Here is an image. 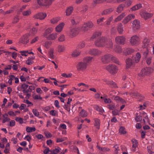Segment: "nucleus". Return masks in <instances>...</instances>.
Listing matches in <instances>:
<instances>
[{
    "label": "nucleus",
    "instance_id": "1",
    "mask_svg": "<svg viewBox=\"0 0 154 154\" xmlns=\"http://www.w3.org/2000/svg\"><path fill=\"white\" fill-rule=\"evenodd\" d=\"M94 45L98 47H106L109 48H112L113 45L112 40L105 37H100L97 40L94 42Z\"/></svg>",
    "mask_w": 154,
    "mask_h": 154
},
{
    "label": "nucleus",
    "instance_id": "2",
    "mask_svg": "<svg viewBox=\"0 0 154 154\" xmlns=\"http://www.w3.org/2000/svg\"><path fill=\"white\" fill-rule=\"evenodd\" d=\"M142 118H144L143 119V122L144 123L148 122V117L146 113L142 111L139 113H136L135 120L137 122H140L142 120Z\"/></svg>",
    "mask_w": 154,
    "mask_h": 154
},
{
    "label": "nucleus",
    "instance_id": "3",
    "mask_svg": "<svg viewBox=\"0 0 154 154\" xmlns=\"http://www.w3.org/2000/svg\"><path fill=\"white\" fill-rule=\"evenodd\" d=\"M54 0H37L38 5L40 6L48 7L52 3Z\"/></svg>",
    "mask_w": 154,
    "mask_h": 154
},
{
    "label": "nucleus",
    "instance_id": "4",
    "mask_svg": "<svg viewBox=\"0 0 154 154\" xmlns=\"http://www.w3.org/2000/svg\"><path fill=\"white\" fill-rule=\"evenodd\" d=\"M29 82H26L21 85V88L23 90L22 91L24 94L26 95L25 98L27 99L29 98Z\"/></svg>",
    "mask_w": 154,
    "mask_h": 154
},
{
    "label": "nucleus",
    "instance_id": "5",
    "mask_svg": "<svg viewBox=\"0 0 154 154\" xmlns=\"http://www.w3.org/2000/svg\"><path fill=\"white\" fill-rule=\"evenodd\" d=\"M94 26L93 23L88 22L83 25L81 27V30L83 32H86L92 28Z\"/></svg>",
    "mask_w": 154,
    "mask_h": 154
},
{
    "label": "nucleus",
    "instance_id": "6",
    "mask_svg": "<svg viewBox=\"0 0 154 154\" xmlns=\"http://www.w3.org/2000/svg\"><path fill=\"white\" fill-rule=\"evenodd\" d=\"M153 71V69L151 67L144 68L142 69L141 72L139 73V75L140 76H144L152 72Z\"/></svg>",
    "mask_w": 154,
    "mask_h": 154
},
{
    "label": "nucleus",
    "instance_id": "7",
    "mask_svg": "<svg viewBox=\"0 0 154 154\" xmlns=\"http://www.w3.org/2000/svg\"><path fill=\"white\" fill-rule=\"evenodd\" d=\"M106 69L112 74L116 73L117 70L116 66L113 64L107 66L106 67Z\"/></svg>",
    "mask_w": 154,
    "mask_h": 154
},
{
    "label": "nucleus",
    "instance_id": "8",
    "mask_svg": "<svg viewBox=\"0 0 154 154\" xmlns=\"http://www.w3.org/2000/svg\"><path fill=\"white\" fill-rule=\"evenodd\" d=\"M139 43V38L137 35H133L130 39V43L132 46H136Z\"/></svg>",
    "mask_w": 154,
    "mask_h": 154
},
{
    "label": "nucleus",
    "instance_id": "9",
    "mask_svg": "<svg viewBox=\"0 0 154 154\" xmlns=\"http://www.w3.org/2000/svg\"><path fill=\"white\" fill-rule=\"evenodd\" d=\"M79 32V28L71 27L70 29V35L71 37H75L78 35Z\"/></svg>",
    "mask_w": 154,
    "mask_h": 154
},
{
    "label": "nucleus",
    "instance_id": "10",
    "mask_svg": "<svg viewBox=\"0 0 154 154\" xmlns=\"http://www.w3.org/2000/svg\"><path fill=\"white\" fill-rule=\"evenodd\" d=\"M126 65V68L128 69L130 68L131 66L134 65L135 63H136L134 61L132 58H128L125 61Z\"/></svg>",
    "mask_w": 154,
    "mask_h": 154
},
{
    "label": "nucleus",
    "instance_id": "11",
    "mask_svg": "<svg viewBox=\"0 0 154 154\" xmlns=\"http://www.w3.org/2000/svg\"><path fill=\"white\" fill-rule=\"evenodd\" d=\"M89 54L94 56L100 55L101 54V51L97 49H92L88 51Z\"/></svg>",
    "mask_w": 154,
    "mask_h": 154
},
{
    "label": "nucleus",
    "instance_id": "12",
    "mask_svg": "<svg viewBox=\"0 0 154 154\" xmlns=\"http://www.w3.org/2000/svg\"><path fill=\"white\" fill-rule=\"evenodd\" d=\"M111 55L106 54L102 56L101 58L102 62L104 63H109L110 61V57Z\"/></svg>",
    "mask_w": 154,
    "mask_h": 154
},
{
    "label": "nucleus",
    "instance_id": "13",
    "mask_svg": "<svg viewBox=\"0 0 154 154\" xmlns=\"http://www.w3.org/2000/svg\"><path fill=\"white\" fill-rule=\"evenodd\" d=\"M87 66V64L86 63H85L83 61L81 62L78 64L77 68L79 71L84 70L86 69Z\"/></svg>",
    "mask_w": 154,
    "mask_h": 154
},
{
    "label": "nucleus",
    "instance_id": "14",
    "mask_svg": "<svg viewBox=\"0 0 154 154\" xmlns=\"http://www.w3.org/2000/svg\"><path fill=\"white\" fill-rule=\"evenodd\" d=\"M140 15L145 20H147L152 17L153 16V14L145 11L140 12Z\"/></svg>",
    "mask_w": 154,
    "mask_h": 154
},
{
    "label": "nucleus",
    "instance_id": "15",
    "mask_svg": "<svg viewBox=\"0 0 154 154\" xmlns=\"http://www.w3.org/2000/svg\"><path fill=\"white\" fill-rule=\"evenodd\" d=\"M132 27L134 30L139 29L140 27V21L137 19L135 20L133 22Z\"/></svg>",
    "mask_w": 154,
    "mask_h": 154
},
{
    "label": "nucleus",
    "instance_id": "16",
    "mask_svg": "<svg viewBox=\"0 0 154 154\" xmlns=\"http://www.w3.org/2000/svg\"><path fill=\"white\" fill-rule=\"evenodd\" d=\"M130 94L131 96L134 97H136L138 98L139 99V101H141L144 98V97L143 96L137 91L132 92Z\"/></svg>",
    "mask_w": 154,
    "mask_h": 154
},
{
    "label": "nucleus",
    "instance_id": "17",
    "mask_svg": "<svg viewBox=\"0 0 154 154\" xmlns=\"http://www.w3.org/2000/svg\"><path fill=\"white\" fill-rule=\"evenodd\" d=\"M125 41V38L123 36H118L115 38V41L117 44L124 45Z\"/></svg>",
    "mask_w": 154,
    "mask_h": 154
},
{
    "label": "nucleus",
    "instance_id": "18",
    "mask_svg": "<svg viewBox=\"0 0 154 154\" xmlns=\"http://www.w3.org/2000/svg\"><path fill=\"white\" fill-rule=\"evenodd\" d=\"M46 16L47 14L45 13H39L35 15L33 17L35 19L42 20L44 19Z\"/></svg>",
    "mask_w": 154,
    "mask_h": 154
},
{
    "label": "nucleus",
    "instance_id": "19",
    "mask_svg": "<svg viewBox=\"0 0 154 154\" xmlns=\"http://www.w3.org/2000/svg\"><path fill=\"white\" fill-rule=\"evenodd\" d=\"M29 35L28 34L24 35L23 37L20 39L19 43L23 44H26L29 41L28 38Z\"/></svg>",
    "mask_w": 154,
    "mask_h": 154
},
{
    "label": "nucleus",
    "instance_id": "20",
    "mask_svg": "<svg viewBox=\"0 0 154 154\" xmlns=\"http://www.w3.org/2000/svg\"><path fill=\"white\" fill-rule=\"evenodd\" d=\"M135 17V16L134 15L132 14H129L122 21V23L125 24H127L129 21L134 19Z\"/></svg>",
    "mask_w": 154,
    "mask_h": 154
},
{
    "label": "nucleus",
    "instance_id": "21",
    "mask_svg": "<svg viewBox=\"0 0 154 154\" xmlns=\"http://www.w3.org/2000/svg\"><path fill=\"white\" fill-rule=\"evenodd\" d=\"M70 21L72 25H76L79 22V17L78 16H74L71 18Z\"/></svg>",
    "mask_w": 154,
    "mask_h": 154
},
{
    "label": "nucleus",
    "instance_id": "22",
    "mask_svg": "<svg viewBox=\"0 0 154 154\" xmlns=\"http://www.w3.org/2000/svg\"><path fill=\"white\" fill-rule=\"evenodd\" d=\"M134 50L129 48H125L124 49L123 51L124 54L127 55L131 54V53H134Z\"/></svg>",
    "mask_w": 154,
    "mask_h": 154
},
{
    "label": "nucleus",
    "instance_id": "23",
    "mask_svg": "<svg viewBox=\"0 0 154 154\" xmlns=\"http://www.w3.org/2000/svg\"><path fill=\"white\" fill-rule=\"evenodd\" d=\"M65 49L66 48L65 46L61 45H58L57 48V52L59 53L64 52L65 50Z\"/></svg>",
    "mask_w": 154,
    "mask_h": 154
},
{
    "label": "nucleus",
    "instance_id": "24",
    "mask_svg": "<svg viewBox=\"0 0 154 154\" xmlns=\"http://www.w3.org/2000/svg\"><path fill=\"white\" fill-rule=\"evenodd\" d=\"M149 40L147 38H146L144 39L143 41V45L142 47L143 48H150L149 45Z\"/></svg>",
    "mask_w": 154,
    "mask_h": 154
},
{
    "label": "nucleus",
    "instance_id": "25",
    "mask_svg": "<svg viewBox=\"0 0 154 154\" xmlns=\"http://www.w3.org/2000/svg\"><path fill=\"white\" fill-rule=\"evenodd\" d=\"M117 28L118 32L119 34L123 33L124 31L123 27L121 23H119L117 24Z\"/></svg>",
    "mask_w": 154,
    "mask_h": 154
},
{
    "label": "nucleus",
    "instance_id": "26",
    "mask_svg": "<svg viewBox=\"0 0 154 154\" xmlns=\"http://www.w3.org/2000/svg\"><path fill=\"white\" fill-rule=\"evenodd\" d=\"M141 57V56L139 52H137L135 56L132 57V58L135 62L137 63L139 61Z\"/></svg>",
    "mask_w": 154,
    "mask_h": 154
},
{
    "label": "nucleus",
    "instance_id": "27",
    "mask_svg": "<svg viewBox=\"0 0 154 154\" xmlns=\"http://www.w3.org/2000/svg\"><path fill=\"white\" fill-rule=\"evenodd\" d=\"M112 99L115 100L117 102H121L122 103H125V100L121 98H120L118 96H116L115 97H112Z\"/></svg>",
    "mask_w": 154,
    "mask_h": 154
},
{
    "label": "nucleus",
    "instance_id": "28",
    "mask_svg": "<svg viewBox=\"0 0 154 154\" xmlns=\"http://www.w3.org/2000/svg\"><path fill=\"white\" fill-rule=\"evenodd\" d=\"M93 57H87L84 58L83 59V61L86 63L88 65V63H89L92 62L93 59Z\"/></svg>",
    "mask_w": 154,
    "mask_h": 154
},
{
    "label": "nucleus",
    "instance_id": "29",
    "mask_svg": "<svg viewBox=\"0 0 154 154\" xmlns=\"http://www.w3.org/2000/svg\"><path fill=\"white\" fill-rule=\"evenodd\" d=\"M114 10V9L112 8H110L109 9L105 10L101 13V15H107L110 14Z\"/></svg>",
    "mask_w": 154,
    "mask_h": 154
},
{
    "label": "nucleus",
    "instance_id": "30",
    "mask_svg": "<svg viewBox=\"0 0 154 154\" xmlns=\"http://www.w3.org/2000/svg\"><path fill=\"white\" fill-rule=\"evenodd\" d=\"M64 25V23H62L57 25L55 28L56 31L57 32H61Z\"/></svg>",
    "mask_w": 154,
    "mask_h": 154
},
{
    "label": "nucleus",
    "instance_id": "31",
    "mask_svg": "<svg viewBox=\"0 0 154 154\" xmlns=\"http://www.w3.org/2000/svg\"><path fill=\"white\" fill-rule=\"evenodd\" d=\"M101 35V33L100 32H95L93 34L92 36L90 38V40L91 41H93L94 39L97 38L100 36Z\"/></svg>",
    "mask_w": 154,
    "mask_h": 154
},
{
    "label": "nucleus",
    "instance_id": "32",
    "mask_svg": "<svg viewBox=\"0 0 154 154\" xmlns=\"http://www.w3.org/2000/svg\"><path fill=\"white\" fill-rule=\"evenodd\" d=\"M57 33H53L50 35L46 38L48 40H54L57 38Z\"/></svg>",
    "mask_w": 154,
    "mask_h": 154
},
{
    "label": "nucleus",
    "instance_id": "33",
    "mask_svg": "<svg viewBox=\"0 0 154 154\" xmlns=\"http://www.w3.org/2000/svg\"><path fill=\"white\" fill-rule=\"evenodd\" d=\"M35 57L34 54L32 52L29 51V65L34 63L33 60L34 59Z\"/></svg>",
    "mask_w": 154,
    "mask_h": 154
},
{
    "label": "nucleus",
    "instance_id": "34",
    "mask_svg": "<svg viewBox=\"0 0 154 154\" xmlns=\"http://www.w3.org/2000/svg\"><path fill=\"white\" fill-rule=\"evenodd\" d=\"M126 14L125 13H123L118 17H117L114 20V21L115 22H117L120 21L124 17Z\"/></svg>",
    "mask_w": 154,
    "mask_h": 154
},
{
    "label": "nucleus",
    "instance_id": "35",
    "mask_svg": "<svg viewBox=\"0 0 154 154\" xmlns=\"http://www.w3.org/2000/svg\"><path fill=\"white\" fill-rule=\"evenodd\" d=\"M73 7L72 6H69L67 8L66 12V16H69L72 13L73 10Z\"/></svg>",
    "mask_w": 154,
    "mask_h": 154
},
{
    "label": "nucleus",
    "instance_id": "36",
    "mask_svg": "<svg viewBox=\"0 0 154 154\" xmlns=\"http://www.w3.org/2000/svg\"><path fill=\"white\" fill-rule=\"evenodd\" d=\"M53 28L51 27H50L46 29L45 32H44L43 36L45 37L48 34L51 33L53 31Z\"/></svg>",
    "mask_w": 154,
    "mask_h": 154
},
{
    "label": "nucleus",
    "instance_id": "37",
    "mask_svg": "<svg viewBox=\"0 0 154 154\" xmlns=\"http://www.w3.org/2000/svg\"><path fill=\"white\" fill-rule=\"evenodd\" d=\"M87 112L84 110L82 109L79 114V116L83 118L86 117L87 116Z\"/></svg>",
    "mask_w": 154,
    "mask_h": 154
},
{
    "label": "nucleus",
    "instance_id": "38",
    "mask_svg": "<svg viewBox=\"0 0 154 154\" xmlns=\"http://www.w3.org/2000/svg\"><path fill=\"white\" fill-rule=\"evenodd\" d=\"M125 7V5L124 4H121L119 5L117 7L116 10V11L118 13H120L124 9Z\"/></svg>",
    "mask_w": 154,
    "mask_h": 154
},
{
    "label": "nucleus",
    "instance_id": "39",
    "mask_svg": "<svg viewBox=\"0 0 154 154\" xmlns=\"http://www.w3.org/2000/svg\"><path fill=\"white\" fill-rule=\"evenodd\" d=\"M97 148L98 149L100 150L103 152H108L110 151V149L107 147H100L98 145H97Z\"/></svg>",
    "mask_w": 154,
    "mask_h": 154
},
{
    "label": "nucleus",
    "instance_id": "40",
    "mask_svg": "<svg viewBox=\"0 0 154 154\" xmlns=\"http://www.w3.org/2000/svg\"><path fill=\"white\" fill-rule=\"evenodd\" d=\"M106 1V0H94L92 5L93 7H94L96 4L103 3Z\"/></svg>",
    "mask_w": 154,
    "mask_h": 154
},
{
    "label": "nucleus",
    "instance_id": "41",
    "mask_svg": "<svg viewBox=\"0 0 154 154\" xmlns=\"http://www.w3.org/2000/svg\"><path fill=\"white\" fill-rule=\"evenodd\" d=\"M110 60H111L113 62L118 65H120L121 64V63L118 60L116 57L113 56L112 55H111V56L110 57Z\"/></svg>",
    "mask_w": 154,
    "mask_h": 154
},
{
    "label": "nucleus",
    "instance_id": "42",
    "mask_svg": "<svg viewBox=\"0 0 154 154\" xmlns=\"http://www.w3.org/2000/svg\"><path fill=\"white\" fill-rule=\"evenodd\" d=\"M114 51L116 53H121L122 51V49L121 47L119 45H117L114 49Z\"/></svg>",
    "mask_w": 154,
    "mask_h": 154
},
{
    "label": "nucleus",
    "instance_id": "43",
    "mask_svg": "<svg viewBox=\"0 0 154 154\" xmlns=\"http://www.w3.org/2000/svg\"><path fill=\"white\" fill-rule=\"evenodd\" d=\"M66 40V37L63 34H61L58 37V40L60 42H63Z\"/></svg>",
    "mask_w": 154,
    "mask_h": 154
},
{
    "label": "nucleus",
    "instance_id": "44",
    "mask_svg": "<svg viewBox=\"0 0 154 154\" xmlns=\"http://www.w3.org/2000/svg\"><path fill=\"white\" fill-rule=\"evenodd\" d=\"M142 7V5L141 4H139L135 6H133L131 8V10L132 11H135L138 10Z\"/></svg>",
    "mask_w": 154,
    "mask_h": 154
},
{
    "label": "nucleus",
    "instance_id": "45",
    "mask_svg": "<svg viewBox=\"0 0 154 154\" xmlns=\"http://www.w3.org/2000/svg\"><path fill=\"white\" fill-rule=\"evenodd\" d=\"M80 51L78 50H74L72 53V55L73 57H76L79 55Z\"/></svg>",
    "mask_w": 154,
    "mask_h": 154
},
{
    "label": "nucleus",
    "instance_id": "46",
    "mask_svg": "<svg viewBox=\"0 0 154 154\" xmlns=\"http://www.w3.org/2000/svg\"><path fill=\"white\" fill-rule=\"evenodd\" d=\"M106 83L111 86L112 87L116 88L117 87L116 84L112 81H107L106 82Z\"/></svg>",
    "mask_w": 154,
    "mask_h": 154
},
{
    "label": "nucleus",
    "instance_id": "47",
    "mask_svg": "<svg viewBox=\"0 0 154 154\" xmlns=\"http://www.w3.org/2000/svg\"><path fill=\"white\" fill-rule=\"evenodd\" d=\"M60 150H61V149L59 147L57 146L55 149L51 150V153L49 154H56L59 152Z\"/></svg>",
    "mask_w": 154,
    "mask_h": 154
},
{
    "label": "nucleus",
    "instance_id": "48",
    "mask_svg": "<svg viewBox=\"0 0 154 154\" xmlns=\"http://www.w3.org/2000/svg\"><path fill=\"white\" fill-rule=\"evenodd\" d=\"M119 132L121 134H125L126 133V130L124 127L121 126L119 130Z\"/></svg>",
    "mask_w": 154,
    "mask_h": 154
},
{
    "label": "nucleus",
    "instance_id": "49",
    "mask_svg": "<svg viewBox=\"0 0 154 154\" xmlns=\"http://www.w3.org/2000/svg\"><path fill=\"white\" fill-rule=\"evenodd\" d=\"M52 43L51 41H47L44 43L43 45L46 48L48 49L49 48Z\"/></svg>",
    "mask_w": 154,
    "mask_h": 154
},
{
    "label": "nucleus",
    "instance_id": "50",
    "mask_svg": "<svg viewBox=\"0 0 154 154\" xmlns=\"http://www.w3.org/2000/svg\"><path fill=\"white\" fill-rule=\"evenodd\" d=\"M95 109L98 111L103 113L104 112V110L101 107H99L97 105H95L94 106Z\"/></svg>",
    "mask_w": 154,
    "mask_h": 154
},
{
    "label": "nucleus",
    "instance_id": "51",
    "mask_svg": "<svg viewBox=\"0 0 154 154\" xmlns=\"http://www.w3.org/2000/svg\"><path fill=\"white\" fill-rule=\"evenodd\" d=\"M60 20V18L58 17H55L52 19L51 20V22L53 24L57 23Z\"/></svg>",
    "mask_w": 154,
    "mask_h": 154
},
{
    "label": "nucleus",
    "instance_id": "52",
    "mask_svg": "<svg viewBox=\"0 0 154 154\" xmlns=\"http://www.w3.org/2000/svg\"><path fill=\"white\" fill-rule=\"evenodd\" d=\"M88 6L87 5H85L83 6L80 9V11L82 13H84L85 12L88 10Z\"/></svg>",
    "mask_w": 154,
    "mask_h": 154
},
{
    "label": "nucleus",
    "instance_id": "53",
    "mask_svg": "<svg viewBox=\"0 0 154 154\" xmlns=\"http://www.w3.org/2000/svg\"><path fill=\"white\" fill-rule=\"evenodd\" d=\"M105 20V18L104 17H101L97 20V23L98 25L102 26V25L101 23L103 22Z\"/></svg>",
    "mask_w": 154,
    "mask_h": 154
},
{
    "label": "nucleus",
    "instance_id": "54",
    "mask_svg": "<svg viewBox=\"0 0 154 154\" xmlns=\"http://www.w3.org/2000/svg\"><path fill=\"white\" fill-rule=\"evenodd\" d=\"M7 116H8V115L7 114H5L3 115V117L4 118L2 120V122L3 123H4L7 121H9L10 119L7 117Z\"/></svg>",
    "mask_w": 154,
    "mask_h": 154
},
{
    "label": "nucleus",
    "instance_id": "55",
    "mask_svg": "<svg viewBox=\"0 0 154 154\" xmlns=\"http://www.w3.org/2000/svg\"><path fill=\"white\" fill-rule=\"evenodd\" d=\"M113 16H112L109 18L108 20H106L105 23H106V25H109L112 21L113 20Z\"/></svg>",
    "mask_w": 154,
    "mask_h": 154
},
{
    "label": "nucleus",
    "instance_id": "56",
    "mask_svg": "<svg viewBox=\"0 0 154 154\" xmlns=\"http://www.w3.org/2000/svg\"><path fill=\"white\" fill-rule=\"evenodd\" d=\"M42 77H40L38 79V81L39 82H41L42 81L44 82L45 83H48L50 82V81L47 79H45L44 80L42 81L41 80V79L42 78H43Z\"/></svg>",
    "mask_w": 154,
    "mask_h": 154
},
{
    "label": "nucleus",
    "instance_id": "57",
    "mask_svg": "<svg viewBox=\"0 0 154 154\" xmlns=\"http://www.w3.org/2000/svg\"><path fill=\"white\" fill-rule=\"evenodd\" d=\"M85 43L84 42H81L79 44L78 48H82L85 46Z\"/></svg>",
    "mask_w": 154,
    "mask_h": 154
},
{
    "label": "nucleus",
    "instance_id": "58",
    "mask_svg": "<svg viewBox=\"0 0 154 154\" xmlns=\"http://www.w3.org/2000/svg\"><path fill=\"white\" fill-rule=\"evenodd\" d=\"M20 53L21 55L23 56H27L29 54V52L28 51H20Z\"/></svg>",
    "mask_w": 154,
    "mask_h": 154
},
{
    "label": "nucleus",
    "instance_id": "59",
    "mask_svg": "<svg viewBox=\"0 0 154 154\" xmlns=\"http://www.w3.org/2000/svg\"><path fill=\"white\" fill-rule=\"evenodd\" d=\"M37 31V29L35 28H33L32 29L30 30V32H29V33H30L32 34L33 35H35V34Z\"/></svg>",
    "mask_w": 154,
    "mask_h": 154
},
{
    "label": "nucleus",
    "instance_id": "60",
    "mask_svg": "<svg viewBox=\"0 0 154 154\" xmlns=\"http://www.w3.org/2000/svg\"><path fill=\"white\" fill-rule=\"evenodd\" d=\"M54 52L51 49L49 52V56L50 58H54V56L53 55Z\"/></svg>",
    "mask_w": 154,
    "mask_h": 154
},
{
    "label": "nucleus",
    "instance_id": "61",
    "mask_svg": "<svg viewBox=\"0 0 154 154\" xmlns=\"http://www.w3.org/2000/svg\"><path fill=\"white\" fill-rule=\"evenodd\" d=\"M7 52H8V54H12V55H11L12 57L13 58H14L15 59H16V58L17 57V54L16 53V52H14L12 53H11V52H10L8 51Z\"/></svg>",
    "mask_w": 154,
    "mask_h": 154
},
{
    "label": "nucleus",
    "instance_id": "62",
    "mask_svg": "<svg viewBox=\"0 0 154 154\" xmlns=\"http://www.w3.org/2000/svg\"><path fill=\"white\" fill-rule=\"evenodd\" d=\"M94 125H99L100 124V119H95L94 120Z\"/></svg>",
    "mask_w": 154,
    "mask_h": 154
},
{
    "label": "nucleus",
    "instance_id": "63",
    "mask_svg": "<svg viewBox=\"0 0 154 154\" xmlns=\"http://www.w3.org/2000/svg\"><path fill=\"white\" fill-rule=\"evenodd\" d=\"M15 120L20 123V124H22L23 122V119L20 117H16L15 118Z\"/></svg>",
    "mask_w": 154,
    "mask_h": 154
},
{
    "label": "nucleus",
    "instance_id": "64",
    "mask_svg": "<svg viewBox=\"0 0 154 154\" xmlns=\"http://www.w3.org/2000/svg\"><path fill=\"white\" fill-rule=\"evenodd\" d=\"M44 134L47 138H49L51 137L52 136V134L50 133L48 131H46L44 132Z\"/></svg>",
    "mask_w": 154,
    "mask_h": 154
}]
</instances>
